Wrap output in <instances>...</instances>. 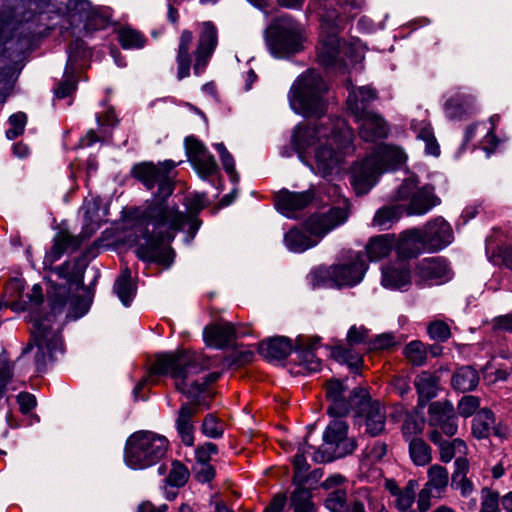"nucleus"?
Here are the masks:
<instances>
[{
  "mask_svg": "<svg viewBox=\"0 0 512 512\" xmlns=\"http://www.w3.org/2000/svg\"><path fill=\"white\" fill-rule=\"evenodd\" d=\"M180 163L165 160L160 166L153 163L135 165L133 175L147 189L157 187V191L145 209L135 208L123 217V228L134 231L137 256L143 261L156 262L166 267L173 262L175 253L164 243L171 242L186 224L190 237L188 241L192 240L201 224L195 213L203 209L207 202L204 194L187 196L186 206L190 215L178 211L175 204L168 202L174 189L169 173Z\"/></svg>",
  "mask_w": 512,
  "mask_h": 512,
  "instance_id": "f257e3e1",
  "label": "nucleus"
},
{
  "mask_svg": "<svg viewBox=\"0 0 512 512\" xmlns=\"http://www.w3.org/2000/svg\"><path fill=\"white\" fill-rule=\"evenodd\" d=\"M328 87L321 75L308 69L293 82L289 92L290 108L304 117L319 118L299 123L292 133V146L298 158L322 177L338 173L354 150V132L339 117L321 118L327 111Z\"/></svg>",
  "mask_w": 512,
  "mask_h": 512,
  "instance_id": "f03ea898",
  "label": "nucleus"
},
{
  "mask_svg": "<svg viewBox=\"0 0 512 512\" xmlns=\"http://www.w3.org/2000/svg\"><path fill=\"white\" fill-rule=\"evenodd\" d=\"M34 13H25L23 20L8 22L0 27V45L6 57L14 59L28 50L38 30L36 16L43 21L59 19L53 25L62 29L78 28L98 30L104 28L111 20L109 7H94L88 0H35Z\"/></svg>",
  "mask_w": 512,
  "mask_h": 512,
  "instance_id": "7ed1b4c3",
  "label": "nucleus"
},
{
  "mask_svg": "<svg viewBox=\"0 0 512 512\" xmlns=\"http://www.w3.org/2000/svg\"><path fill=\"white\" fill-rule=\"evenodd\" d=\"M9 301L5 304L16 312L28 311L31 326V339L23 349L22 354L35 350V364L37 370L42 371L47 362L53 360L58 352H62L61 324L55 321L58 313H62L65 301L55 299L51 306V313L40 315V306L44 296L39 284L33 285L30 292L24 293V281L15 278L6 287Z\"/></svg>",
  "mask_w": 512,
  "mask_h": 512,
  "instance_id": "20e7f679",
  "label": "nucleus"
},
{
  "mask_svg": "<svg viewBox=\"0 0 512 512\" xmlns=\"http://www.w3.org/2000/svg\"><path fill=\"white\" fill-rule=\"evenodd\" d=\"M309 11L320 21L317 60L326 69L344 72L349 64L364 59L365 47L359 40L347 43L339 37L340 25L344 19H351L341 6L329 0H311Z\"/></svg>",
  "mask_w": 512,
  "mask_h": 512,
  "instance_id": "39448f33",
  "label": "nucleus"
},
{
  "mask_svg": "<svg viewBox=\"0 0 512 512\" xmlns=\"http://www.w3.org/2000/svg\"><path fill=\"white\" fill-rule=\"evenodd\" d=\"M206 368H208V360L194 352L177 351L159 354L148 374L133 389L134 398L145 400L146 397L140 395V391L145 386L157 384L159 376H170L174 380L176 390L187 398L195 399L205 391L209 383L216 381L220 376L218 372H213L208 376L196 378Z\"/></svg>",
  "mask_w": 512,
  "mask_h": 512,
  "instance_id": "423d86ee",
  "label": "nucleus"
},
{
  "mask_svg": "<svg viewBox=\"0 0 512 512\" xmlns=\"http://www.w3.org/2000/svg\"><path fill=\"white\" fill-rule=\"evenodd\" d=\"M406 158L405 152L398 146L378 145L374 152L351 168V185L356 194L368 193L382 173L399 168Z\"/></svg>",
  "mask_w": 512,
  "mask_h": 512,
  "instance_id": "0eeeda50",
  "label": "nucleus"
},
{
  "mask_svg": "<svg viewBox=\"0 0 512 512\" xmlns=\"http://www.w3.org/2000/svg\"><path fill=\"white\" fill-rule=\"evenodd\" d=\"M349 217L347 201L343 206L331 207L325 212L311 215L305 222V229L310 234L293 228L284 235L286 248L293 253H302L316 246L329 232L343 225Z\"/></svg>",
  "mask_w": 512,
  "mask_h": 512,
  "instance_id": "6e6552de",
  "label": "nucleus"
},
{
  "mask_svg": "<svg viewBox=\"0 0 512 512\" xmlns=\"http://www.w3.org/2000/svg\"><path fill=\"white\" fill-rule=\"evenodd\" d=\"M368 264L361 252H350L347 257L329 267H319L309 275L314 288H351L362 282Z\"/></svg>",
  "mask_w": 512,
  "mask_h": 512,
  "instance_id": "1a4fd4ad",
  "label": "nucleus"
},
{
  "mask_svg": "<svg viewBox=\"0 0 512 512\" xmlns=\"http://www.w3.org/2000/svg\"><path fill=\"white\" fill-rule=\"evenodd\" d=\"M169 446L161 434L142 430L131 434L124 448L125 465L132 470H144L156 465L166 455Z\"/></svg>",
  "mask_w": 512,
  "mask_h": 512,
  "instance_id": "9d476101",
  "label": "nucleus"
},
{
  "mask_svg": "<svg viewBox=\"0 0 512 512\" xmlns=\"http://www.w3.org/2000/svg\"><path fill=\"white\" fill-rule=\"evenodd\" d=\"M267 47L275 58H288L304 49L305 28L291 15L276 17L266 29Z\"/></svg>",
  "mask_w": 512,
  "mask_h": 512,
  "instance_id": "9b49d317",
  "label": "nucleus"
},
{
  "mask_svg": "<svg viewBox=\"0 0 512 512\" xmlns=\"http://www.w3.org/2000/svg\"><path fill=\"white\" fill-rule=\"evenodd\" d=\"M323 433V444L313 453L316 463L331 462L337 458L353 453L357 444L354 438L348 437V425L341 417L334 416Z\"/></svg>",
  "mask_w": 512,
  "mask_h": 512,
  "instance_id": "f8f14e48",
  "label": "nucleus"
},
{
  "mask_svg": "<svg viewBox=\"0 0 512 512\" xmlns=\"http://www.w3.org/2000/svg\"><path fill=\"white\" fill-rule=\"evenodd\" d=\"M394 200L407 201L404 206L407 215H424L440 204L435 188L430 184L419 186V180L412 175L406 178L395 192Z\"/></svg>",
  "mask_w": 512,
  "mask_h": 512,
  "instance_id": "ddd939ff",
  "label": "nucleus"
},
{
  "mask_svg": "<svg viewBox=\"0 0 512 512\" xmlns=\"http://www.w3.org/2000/svg\"><path fill=\"white\" fill-rule=\"evenodd\" d=\"M352 402L355 404L351 410L356 412L357 423L365 426V433L372 437L381 434L386 424L384 406L378 401H371L364 388H355L352 391Z\"/></svg>",
  "mask_w": 512,
  "mask_h": 512,
  "instance_id": "4468645a",
  "label": "nucleus"
},
{
  "mask_svg": "<svg viewBox=\"0 0 512 512\" xmlns=\"http://www.w3.org/2000/svg\"><path fill=\"white\" fill-rule=\"evenodd\" d=\"M428 426L442 436L453 437L458 431V416L452 402L441 400L428 407Z\"/></svg>",
  "mask_w": 512,
  "mask_h": 512,
  "instance_id": "2eb2a0df",
  "label": "nucleus"
},
{
  "mask_svg": "<svg viewBox=\"0 0 512 512\" xmlns=\"http://www.w3.org/2000/svg\"><path fill=\"white\" fill-rule=\"evenodd\" d=\"M90 56L85 43L82 40L74 41L68 51V58L63 74V80L59 82L54 92L57 98L63 99L73 93L77 88L75 70L78 62Z\"/></svg>",
  "mask_w": 512,
  "mask_h": 512,
  "instance_id": "dca6fc26",
  "label": "nucleus"
},
{
  "mask_svg": "<svg viewBox=\"0 0 512 512\" xmlns=\"http://www.w3.org/2000/svg\"><path fill=\"white\" fill-rule=\"evenodd\" d=\"M185 150L189 162L201 178L206 179L218 172V165L214 157L196 138L187 137L185 139Z\"/></svg>",
  "mask_w": 512,
  "mask_h": 512,
  "instance_id": "f3484780",
  "label": "nucleus"
},
{
  "mask_svg": "<svg viewBox=\"0 0 512 512\" xmlns=\"http://www.w3.org/2000/svg\"><path fill=\"white\" fill-rule=\"evenodd\" d=\"M314 199L312 190L292 192L286 189L275 195L276 209L285 217L295 219L299 212L305 209Z\"/></svg>",
  "mask_w": 512,
  "mask_h": 512,
  "instance_id": "a211bd4d",
  "label": "nucleus"
},
{
  "mask_svg": "<svg viewBox=\"0 0 512 512\" xmlns=\"http://www.w3.org/2000/svg\"><path fill=\"white\" fill-rule=\"evenodd\" d=\"M428 252H435L448 246L453 241L450 224L442 217L429 221L420 229Z\"/></svg>",
  "mask_w": 512,
  "mask_h": 512,
  "instance_id": "6ab92c4d",
  "label": "nucleus"
},
{
  "mask_svg": "<svg viewBox=\"0 0 512 512\" xmlns=\"http://www.w3.org/2000/svg\"><path fill=\"white\" fill-rule=\"evenodd\" d=\"M419 278L429 285H440L453 277L449 263L440 257H430L421 260L417 266Z\"/></svg>",
  "mask_w": 512,
  "mask_h": 512,
  "instance_id": "aec40b11",
  "label": "nucleus"
},
{
  "mask_svg": "<svg viewBox=\"0 0 512 512\" xmlns=\"http://www.w3.org/2000/svg\"><path fill=\"white\" fill-rule=\"evenodd\" d=\"M411 284V271L407 261L396 259L382 265L381 285L390 290H406Z\"/></svg>",
  "mask_w": 512,
  "mask_h": 512,
  "instance_id": "412c9836",
  "label": "nucleus"
},
{
  "mask_svg": "<svg viewBox=\"0 0 512 512\" xmlns=\"http://www.w3.org/2000/svg\"><path fill=\"white\" fill-rule=\"evenodd\" d=\"M217 46V30L211 22H204L199 35L196 59L194 63V74L200 75Z\"/></svg>",
  "mask_w": 512,
  "mask_h": 512,
  "instance_id": "4be33fe9",
  "label": "nucleus"
},
{
  "mask_svg": "<svg viewBox=\"0 0 512 512\" xmlns=\"http://www.w3.org/2000/svg\"><path fill=\"white\" fill-rule=\"evenodd\" d=\"M355 122L358 124L359 136L365 142L377 143L388 136L389 126L377 113H367L355 119Z\"/></svg>",
  "mask_w": 512,
  "mask_h": 512,
  "instance_id": "5701e85b",
  "label": "nucleus"
},
{
  "mask_svg": "<svg viewBox=\"0 0 512 512\" xmlns=\"http://www.w3.org/2000/svg\"><path fill=\"white\" fill-rule=\"evenodd\" d=\"M398 260L407 261L421 253L428 252V248L420 229H410L402 232L395 244Z\"/></svg>",
  "mask_w": 512,
  "mask_h": 512,
  "instance_id": "b1692460",
  "label": "nucleus"
},
{
  "mask_svg": "<svg viewBox=\"0 0 512 512\" xmlns=\"http://www.w3.org/2000/svg\"><path fill=\"white\" fill-rule=\"evenodd\" d=\"M321 338L318 336H298L296 339L295 351L299 358V364L308 372H317L321 368V361L315 355Z\"/></svg>",
  "mask_w": 512,
  "mask_h": 512,
  "instance_id": "393cba45",
  "label": "nucleus"
},
{
  "mask_svg": "<svg viewBox=\"0 0 512 512\" xmlns=\"http://www.w3.org/2000/svg\"><path fill=\"white\" fill-rule=\"evenodd\" d=\"M376 98L377 93L371 86H351L346 100L347 109L354 116V119H358L367 113H374L368 110V106Z\"/></svg>",
  "mask_w": 512,
  "mask_h": 512,
  "instance_id": "a878e982",
  "label": "nucleus"
},
{
  "mask_svg": "<svg viewBox=\"0 0 512 512\" xmlns=\"http://www.w3.org/2000/svg\"><path fill=\"white\" fill-rule=\"evenodd\" d=\"M344 390V385L339 380L333 379L327 383L326 396L331 401L328 408L329 415L342 417L348 414L351 408L354 407L355 403L352 402V393L349 400H346L343 397Z\"/></svg>",
  "mask_w": 512,
  "mask_h": 512,
  "instance_id": "bb28decb",
  "label": "nucleus"
},
{
  "mask_svg": "<svg viewBox=\"0 0 512 512\" xmlns=\"http://www.w3.org/2000/svg\"><path fill=\"white\" fill-rule=\"evenodd\" d=\"M239 334L240 332L229 322L207 326L203 331L205 343L212 348L229 345Z\"/></svg>",
  "mask_w": 512,
  "mask_h": 512,
  "instance_id": "cd10ccee",
  "label": "nucleus"
},
{
  "mask_svg": "<svg viewBox=\"0 0 512 512\" xmlns=\"http://www.w3.org/2000/svg\"><path fill=\"white\" fill-rule=\"evenodd\" d=\"M83 239L84 238L82 236L74 237L66 232L57 234L51 249L45 254L43 260L44 266H52V264L59 260L65 252L78 249Z\"/></svg>",
  "mask_w": 512,
  "mask_h": 512,
  "instance_id": "c85d7f7f",
  "label": "nucleus"
},
{
  "mask_svg": "<svg viewBox=\"0 0 512 512\" xmlns=\"http://www.w3.org/2000/svg\"><path fill=\"white\" fill-rule=\"evenodd\" d=\"M444 110L450 120H463L475 111L474 97L457 92L446 101Z\"/></svg>",
  "mask_w": 512,
  "mask_h": 512,
  "instance_id": "c756f323",
  "label": "nucleus"
},
{
  "mask_svg": "<svg viewBox=\"0 0 512 512\" xmlns=\"http://www.w3.org/2000/svg\"><path fill=\"white\" fill-rule=\"evenodd\" d=\"M197 413V405L183 404L176 417L175 425L177 432L186 446L194 444L193 416Z\"/></svg>",
  "mask_w": 512,
  "mask_h": 512,
  "instance_id": "7c9ffc66",
  "label": "nucleus"
},
{
  "mask_svg": "<svg viewBox=\"0 0 512 512\" xmlns=\"http://www.w3.org/2000/svg\"><path fill=\"white\" fill-rule=\"evenodd\" d=\"M291 340L285 336H277L259 344L258 351L266 359L280 360L286 358L292 351Z\"/></svg>",
  "mask_w": 512,
  "mask_h": 512,
  "instance_id": "2f4dec72",
  "label": "nucleus"
},
{
  "mask_svg": "<svg viewBox=\"0 0 512 512\" xmlns=\"http://www.w3.org/2000/svg\"><path fill=\"white\" fill-rule=\"evenodd\" d=\"M411 130L415 133L416 138L422 140L425 143V153L431 156L440 155V147L434 136L431 124L423 119H413L411 121Z\"/></svg>",
  "mask_w": 512,
  "mask_h": 512,
  "instance_id": "473e14b6",
  "label": "nucleus"
},
{
  "mask_svg": "<svg viewBox=\"0 0 512 512\" xmlns=\"http://www.w3.org/2000/svg\"><path fill=\"white\" fill-rule=\"evenodd\" d=\"M428 438L439 447L440 459L445 463L450 462L455 457L456 451L463 452L466 449V444L463 440L455 438L452 441H448L436 431H429Z\"/></svg>",
  "mask_w": 512,
  "mask_h": 512,
  "instance_id": "72a5a7b5",
  "label": "nucleus"
},
{
  "mask_svg": "<svg viewBox=\"0 0 512 512\" xmlns=\"http://www.w3.org/2000/svg\"><path fill=\"white\" fill-rule=\"evenodd\" d=\"M395 246L392 234L378 235L370 239L366 245V254L370 261H379L388 256Z\"/></svg>",
  "mask_w": 512,
  "mask_h": 512,
  "instance_id": "f704fd0d",
  "label": "nucleus"
},
{
  "mask_svg": "<svg viewBox=\"0 0 512 512\" xmlns=\"http://www.w3.org/2000/svg\"><path fill=\"white\" fill-rule=\"evenodd\" d=\"M427 477L428 480L423 488L436 494L437 498H441L449 483L447 469L441 465L434 464L428 469Z\"/></svg>",
  "mask_w": 512,
  "mask_h": 512,
  "instance_id": "c9c22d12",
  "label": "nucleus"
},
{
  "mask_svg": "<svg viewBox=\"0 0 512 512\" xmlns=\"http://www.w3.org/2000/svg\"><path fill=\"white\" fill-rule=\"evenodd\" d=\"M193 40V35L190 31L184 30L180 37L178 54H177V64H178V72L177 78L178 80H182L189 76L190 73V45Z\"/></svg>",
  "mask_w": 512,
  "mask_h": 512,
  "instance_id": "e433bc0d",
  "label": "nucleus"
},
{
  "mask_svg": "<svg viewBox=\"0 0 512 512\" xmlns=\"http://www.w3.org/2000/svg\"><path fill=\"white\" fill-rule=\"evenodd\" d=\"M113 290L121 303L128 307L136 295V284L132 282L131 273L128 268L124 269L117 277Z\"/></svg>",
  "mask_w": 512,
  "mask_h": 512,
  "instance_id": "4c0bfd02",
  "label": "nucleus"
},
{
  "mask_svg": "<svg viewBox=\"0 0 512 512\" xmlns=\"http://www.w3.org/2000/svg\"><path fill=\"white\" fill-rule=\"evenodd\" d=\"M479 382L477 371L471 366H462L458 368L451 379L454 389L461 392L473 390Z\"/></svg>",
  "mask_w": 512,
  "mask_h": 512,
  "instance_id": "58836bf2",
  "label": "nucleus"
},
{
  "mask_svg": "<svg viewBox=\"0 0 512 512\" xmlns=\"http://www.w3.org/2000/svg\"><path fill=\"white\" fill-rule=\"evenodd\" d=\"M404 211L403 205L384 206L375 213L372 225L379 230H387L400 219Z\"/></svg>",
  "mask_w": 512,
  "mask_h": 512,
  "instance_id": "ea45409f",
  "label": "nucleus"
},
{
  "mask_svg": "<svg viewBox=\"0 0 512 512\" xmlns=\"http://www.w3.org/2000/svg\"><path fill=\"white\" fill-rule=\"evenodd\" d=\"M408 452L416 466L423 467L432 461V449L420 437H413L408 441Z\"/></svg>",
  "mask_w": 512,
  "mask_h": 512,
  "instance_id": "a19ab883",
  "label": "nucleus"
},
{
  "mask_svg": "<svg viewBox=\"0 0 512 512\" xmlns=\"http://www.w3.org/2000/svg\"><path fill=\"white\" fill-rule=\"evenodd\" d=\"M494 415L488 409L480 410L473 419L472 433L478 439L487 438L491 431L494 430L496 435L500 436L498 430L494 429Z\"/></svg>",
  "mask_w": 512,
  "mask_h": 512,
  "instance_id": "79ce46f5",
  "label": "nucleus"
},
{
  "mask_svg": "<svg viewBox=\"0 0 512 512\" xmlns=\"http://www.w3.org/2000/svg\"><path fill=\"white\" fill-rule=\"evenodd\" d=\"M420 400L428 401L437 395L438 377L429 373L421 372L414 381Z\"/></svg>",
  "mask_w": 512,
  "mask_h": 512,
  "instance_id": "37998d69",
  "label": "nucleus"
},
{
  "mask_svg": "<svg viewBox=\"0 0 512 512\" xmlns=\"http://www.w3.org/2000/svg\"><path fill=\"white\" fill-rule=\"evenodd\" d=\"M85 220L84 231L81 233L84 239L90 237L99 227L100 217L98 215L99 207L97 202L93 199L85 200L80 209Z\"/></svg>",
  "mask_w": 512,
  "mask_h": 512,
  "instance_id": "c03bdc74",
  "label": "nucleus"
},
{
  "mask_svg": "<svg viewBox=\"0 0 512 512\" xmlns=\"http://www.w3.org/2000/svg\"><path fill=\"white\" fill-rule=\"evenodd\" d=\"M290 506L293 512H316L311 491L302 486H297L291 493Z\"/></svg>",
  "mask_w": 512,
  "mask_h": 512,
  "instance_id": "a18cd8bd",
  "label": "nucleus"
},
{
  "mask_svg": "<svg viewBox=\"0 0 512 512\" xmlns=\"http://www.w3.org/2000/svg\"><path fill=\"white\" fill-rule=\"evenodd\" d=\"M312 449L313 447L309 445L306 440L303 443L299 444L297 453L293 459V464L295 468V483L303 481L304 474L309 469V465L306 462V455L311 454V456L313 457V453L315 451L311 452Z\"/></svg>",
  "mask_w": 512,
  "mask_h": 512,
  "instance_id": "49530a36",
  "label": "nucleus"
},
{
  "mask_svg": "<svg viewBox=\"0 0 512 512\" xmlns=\"http://www.w3.org/2000/svg\"><path fill=\"white\" fill-rule=\"evenodd\" d=\"M427 353L428 351L426 346L419 340L411 341L403 350L405 357L414 366L423 365L426 362Z\"/></svg>",
  "mask_w": 512,
  "mask_h": 512,
  "instance_id": "de8ad7c7",
  "label": "nucleus"
},
{
  "mask_svg": "<svg viewBox=\"0 0 512 512\" xmlns=\"http://www.w3.org/2000/svg\"><path fill=\"white\" fill-rule=\"evenodd\" d=\"M118 39L124 49H140L145 45L144 36L129 27L122 28L118 33Z\"/></svg>",
  "mask_w": 512,
  "mask_h": 512,
  "instance_id": "09e8293b",
  "label": "nucleus"
},
{
  "mask_svg": "<svg viewBox=\"0 0 512 512\" xmlns=\"http://www.w3.org/2000/svg\"><path fill=\"white\" fill-rule=\"evenodd\" d=\"M325 507L330 512H348L347 494L344 489H335L325 500Z\"/></svg>",
  "mask_w": 512,
  "mask_h": 512,
  "instance_id": "8fccbe9b",
  "label": "nucleus"
},
{
  "mask_svg": "<svg viewBox=\"0 0 512 512\" xmlns=\"http://www.w3.org/2000/svg\"><path fill=\"white\" fill-rule=\"evenodd\" d=\"M415 501V483L409 481L406 487L394 498L395 507L401 511H408Z\"/></svg>",
  "mask_w": 512,
  "mask_h": 512,
  "instance_id": "3c124183",
  "label": "nucleus"
},
{
  "mask_svg": "<svg viewBox=\"0 0 512 512\" xmlns=\"http://www.w3.org/2000/svg\"><path fill=\"white\" fill-rule=\"evenodd\" d=\"M332 355L337 361L347 364L352 369H358L362 363V359L358 353L343 346L335 347L332 351Z\"/></svg>",
  "mask_w": 512,
  "mask_h": 512,
  "instance_id": "603ef678",
  "label": "nucleus"
},
{
  "mask_svg": "<svg viewBox=\"0 0 512 512\" xmlns=\"http://www.w3.org/2000/svg\"><path fill=\"white\" fill-rule=\"evenodd\" d=\"M499 493L490 489L483 488L481 491V509L479 512H501L499 507Z\"/></svg>",
  "mask_w": 512,
  "mask_h": 512,
  "instance_id": "864d4df0",
  "label": "nucleus"
},
{
  "mask_svg": "<svg viewBox=\"0 0 512 512\" xmlns=\"http://www.w3.org/2000/svg\"><path fill=\"white\" fill-rule=\"evenodd\" d=\"M214 146L220 155L223 168L229 175L230 180L234 183L238 182L239 176L235 170V162L233 156L228 152L223 143H216Z\"/></svg>",
  "mask_w": 512,
  "mask_h": 512,
  "instance_id": "5fc2aeb1",
  "label": "nucleus"
},
{
  "mask_svg": "<svg viewBox=\"0 0 512 512\" xmlns=\"http://www.w3.org/2000/svg\"><path fill=\"white\" fill-rule=\"evenodd\" d=\"M189 478V471L185 465L178 461L172 463V469L168 475V482L174 487H182Z\"/></svg>",
  "mask_w": 512,
  "mask_h": 512,
  "instance_id": "6e6d98bb",
  "label": "nucleus"
},
{
  "mask_svg": "<svg viewBox=\"0 0 512 512\" xmlns=\"http://www.w3.org/2000/svg\"><path fill=\"white\" fill-rule=\"evenodd\" d=\"M27 123V116L23 112H18L10 116L9 125L10 128L6 131V137L9 140H13L20 136L25 129Z\"/></svg>",
  "mask_w": 512,
  "mask_h": 512,
  "instance_id": "4d7b16f0",
  "label": "nucleus"
},
{
  "mask_svg": "<svg viewBox=\"0 0 512 512\" xmlns=\"http://www.w3.org/2000/svg\"><path fill=\"white\" fill-rule=\"evenodd\" d=\"M223 425L212 415L208 414L202 423V433L209 438H220L223 435Z\"/></svg>",
  "mask_w": 512,
  "mask_h": 512,
  "instance_id": "13d9d810",
  "label": "nucleus"
},
{
  "mask_svg": "<svg viewBox=\"0 0 512 512\" xmlns=\"http://www.w3.org/2000/svg\"><path fill=\"white\" fill-rule=\"evenodd\" d=\"M91 301L81 297H73L70 302L67 318L76 320L83 317L90 308Z\"/></svg>",
  "mask_w": 512,
  "mask_h": 512,
  "instance_id": "bf43d9fd",
  "label": "nucleus"
},
{
  "mask_svg": "<svg viewBox=\"0 0 512 512\" xmlns=\"http://www.w3.org/2000/svg\"><path fill=\"white\" fill-rule=\"evenodd\" d=\"M368 330L363 326H352L347 333V342L350 346L365 345L368 350L369 343Z\"/></svg>",
  "mask_w": 512,
  "mask_h": 512,
  "instance_id": "052dcab7",
  "label": "nucleus"
},
{
  "mask_svg": "<svg viewBox=\"0 0 512 512\" xmlns=\"http://www.w3.org/2000/svg\"><path fill=\"white\" fill-rule=\"evenodd\" d=\"M479 399L472 395L463 396L458 402L457 408L460 416L468 418L479 408Z\"/></svg>",
  "mask_w": 512,
  "mask_h": 512,
  "instance_id": "680f3d73",
  "label": "nucleus"
},
{
  "mask_svg": "<svg viewBox=\"0 0 512 512\" xmlns=\"http://www.w3.org/2000/svg\"><path fill=\"white\" fill-rule=\"evenodd\" d=\"M397 343L398 341L394 334L382 333L377 335L374 339H370L368 343V350H385L393 347Z\"/></svg>",
  "mask_w": 512,
  "mask_h": 512,
  "instance_id": "e2e57ef3",
  "label": "nucleus"
},
{
  "mask_svg": "<svg viewBox=\"0 0 512 512\" xmlns=\"http://www.w3.org/2000/svg\"><path fill=\"white\" fill-rule=\"evenodd\" d=\"M427 332L431 339L440 342L446 341L451 334L449 326L442 321H434L430 323L427 328Z\"/></svg>",
  "mask_w": 512,
  "mask_h": 512,
  "instance_id": "0e129e2a",
  "label": "nucleus"
},
{
  "mask_svg": "<svg viewBox=\"0 0 512 512\" xmlns=\"http://www.w3.org/2000/svg\"><path fill=\"white\" fill-rule=\"evenodd\" d=\"M488 259L494 265H503L512 270V248H499L498 253L489 255L487 250Z\"/></svg>",
  "mask_w": 512,
  "mask_h": 512,
  "instance_id": "69168bd1",
  "label": "nucleus"
},
{
  "mask_svg": "<svg viewBox=\"0 0 512 512\" xmlns=\"http://www.w3.org/2000/svg\"><path fill=\"white\" fill-rule=\"evenodd\" d=\"M387 452V446L384 442L377 441L372 446L366 447L363 452L364 457L372 461L381 460Z\"/></svg>",
  "mask_w": 512,
  "mask_h": 512,
  "instance_id": "338daca9",
  "label": "nucleus"
},
{
  "mask_svg": "<svg viewBox=\"0 0 512 512\" xmlns=\"http://www.w3.org/2000/svg\"><path fill=\"white\" fill-rule=\"evenodd\" d=\"M422 430L421 423H419L415 418L409 417L407 418L402 426V433L408 442L411 438L416 437Z\"/></svg>",
  "mask_w": 512,
  "mask_h": 512,
  "instance_id": "774afa93",
  "label": "nucleus"
}]
</instances>
